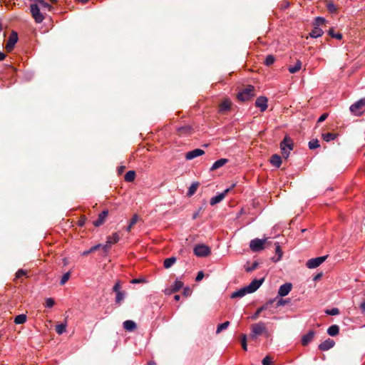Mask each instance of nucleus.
I'll return each instance as SVG.
<instances>
[{"mask_svg":"<svg viewBox=\"0 0 365 365\" xmlns=\"http://www.w3.org/2000/svg\"><path fill=\"white\" fill-rule=\"evenodd\" d=\"M263 282L264 278H262L260 279H254L251 282V283L249 285L234 292L232 294L231 297L241 298L245 296L247 294L253 293L259 288V287L262 284Z\"/></svg>","mask_w":365,"mask_h":365,"instance_id":"1","label":"nucleus"},{"mask_svg":"<svg viewBox=\"0 0 365 365\" xmlns=\"http://www.w3.org/2000/svg\"><path fill=\"white\" fill-rule=\"evenodd\" d=\"M267 331L266 324L263 322H259L256 324H253L251 326V333L250 335V339H256L258 336L266 333Z\"/></svg>","mask_w":365,"mask_h":365,"instance_id":"2","label":"nucleus"},{"mask_svg":"<svg viewBox=\"0 0 365 365\" xmlns=\"http://www.w3.org/2000/svg\"><path fill=\"white\" fill-rule=\"evenodd\" d=\"M350 112L356 116H360L365 113V98H361L349 108Z\"/></svg>","mask_w":365,"mask_h":365,"instance_id":"3","label":"nucleus"},{"mask_svg":"<svg viewBox=\"0 0 365 365\" xmlns=\"http://www.w3.org/2000/svg\"><path fill=\"white\" fill-rule=\"evenodd\" d=\"M30 11L36 23L41 24L43 21L45 16L39 6L32 3L30 5Z\"/></svg>","mask_w":365,"mask_h":365,"instance_id":"4","label":"nucleus"},{"mask_svg":"<svg viewBox=\"0 0 365 365\" xmlns=\"http://www.w3.org/2000/svg\"><path fill=\"white\" fill-rule=\"evenodd\" d=\"M254 91L255 87L253 86H247L237 94V98L241 101H249L255 96Z\"/></svg>","mask_w":365,"mask_h":365,"instance_id":"5","label":"nucleus"},{"mask_svg":"<svg viewBox=\"0 0 365 365\" xmlns=\"http://www.w3.org/2000/svg\"><path fill=\"white\" fill-rule=\"evenodd\" d=\"M210 248L208 246L203 244L197 245L194 247V254L197 257H207L210 254Z\"/></svg>","mask_w":365,"mask_h":365,"instance_id":"6","label":"nucleus"},{"mask_svg":"<svg viewBox=\"0 0 365 365\" xmlns=\"http://www.w3.org/2000/svg\"><path fill=\"white\" fill-rule=\"evenodd\" d=\"M266 239L261 240V239H254L251 240L250 243V249L254 252H259L260 250H262L264 249V245L266 242Z\"/></svg>","mask_w":365,"mask_h":365,"instance_id":"7","label":"nucleus"},{"mask_svg":"<svg viewBox=\"0 0 365 365\" xmlns=\"http://www.w3.org/2000/svg\"><path fill=\"white\" fill-rule=\"evenodd\" d=\"M327 258V256H322L316 258L310 259L307 262V266L309 269H314L317 267H319L321 264H322L326 259Z\"/></svg>","mask_w":365,"mask_h":365,"instance_id":"8","label":"nucleus"},{"mask_svg":"<svg viewBox=\"0 0 365 365\" xmlns=\"http://www.w3.org/2000/svg\"><path fill=\"white\" fill-rule=\"evenodd\" d=\"M17 41H18L17 34L14 31H12V33L9 36V38L6 42V44L5 48L7 50V51L10 52L13 50Z\"/></svg>","mask_w":365,"mask_h":365,"instance_id":"9","label":"nucleus"},{"mask_svg":"<svg viewBox=\"0 0 365 365\" xmlns=\"http://www.w3.org/2000/svg\"><path fill=\"white\" fill-rule=\"evenodd\" d=\"M268 99L265 96H259L255 101L256 107L259 108L260 111L264 112L267 108Z\"/></svg>","mask_w":365,"mask_h":365,"instance_id":"10","label":"nucleus"},{"mask_svg":"<svg viewBox=\"0 0 365 365\" xmlns=\"http://www.w3.org/2000/svg\"><path fill=\"white\" fill-rule=\"evenodd\" d=\"M292 283L287 282L281 285L278 290V296L282 297L287 296L292 290Z\"/></svg>","mask_w":365,"mask_h":365,"instance_id":"11","label":"nucleus"},{"mask_svg":"<svg viewBox=\"0 0 365 365\" xmlns=\"http://www.w3.org/2000/svg\"><path fill=\"white\" fill-rule=\"evenodd\" d=\"M183 287V282L176 279L173 285L168 289H166L165 293L166 294H170L172 293L179 291Z\"/></svg>","mask_w":365,"mask_h":365,"instance_id":"12","label":"nucleus"},{"mask_svg":"<svg viewBox=\"0 0 365 365\" xmlns=\"http://www.w3.org/2000/svg\"><path fill=\"white\" fill-rule=\"evenodd\" d=\"M205 153V151L202 149L197 148L191 151L187 152L185 154V158L187 160H192L197 157L201 156Z\"/></svg>","mask_w":365,"mask_h":365,"instance_id":"13","label":"nucleus"},{"mask_svg":"<svg viewBox=\"0 0 365 365\" xmlns=\"http://www.w3.org/2000/svg\"><path fill=\"white\" fill-rule=\"evenodd\" d=\"M229 191H230V189L227 188L225 190H224V192L219 193L217 195L212 197L210 199V205H215L219 203L220 202H221L225 198V197L226 196V195L227 194V192Z\"/></svg>","mask_w":365,"mask_h":365,"instance_id":"14","label":"nucleus"},{"mask_svg":"<svg viewBox=\"0 0 365 365\" xmlns=\"http://www.w3.org/2000/svg\"><path fill=\"white\" fill-rule=\"evenodd\" d=\"M315 331L310 330L307 334H304L302 338V344L303 346H307L314 339L315 336Z\"/></svg>","mask_w":365,"mask_h":365,"instance_id":"15","label":"nucleus"},{"mask_svg":"<svg viewBox=\"0 0 365 365\" xmlns=\"http://www.w3.org/2000/svg\"><path fill=\"white\" fill-rule=\"evenodd\" d=\"M108 210H103V212H101L99 214L98 219L93 222V225L95 227H99L101 225H103L105 222L106 219L108 217Z\"/></svg>","mask_w":365,"mask_h":365,"instance_id":"16","label":"nucleus"},{"mask_svg":"<svg viewBox=\"0 0 365 365\" xmlns=\"http://www.w3.org/2000/svg\"><path fill=\"white\" fill-rule=\"evenodd\" d=\"M32 1L36 5L39 6V8L42 11L48 10V11H51L53 9V7L48 3L46 2L44 0H32Z\"/></svg>","mask_w":365,"mask_h":365,"instance_id":"17","label":"nucleus"},{"mask_svg":"<svg viewBox=\"0 0 365 365\" xmlns=\"http://www.w3.org/2000/svg\"><path fill=\"white\" fill-rule=\"evenodd\" d=\"M232 102L230 99L225 98L219 106V112L223 113L231 108Z\"/></svg>","mask_w":365,"mask_h":365,"instance_id":"18","label":"nucleus"},{"mask_svg":"<svg viewBox=\"0 0 365 365\" xmlns=\"http://www.w3.org/2000/svg\"><path fill=\"white\" fill-rule=\"evenodd\" d=\"M334 344L335 342L334 340L331 339H327V340H325L319 345V349L324 351H327L331 349L334 346Z\"/></svg>","mask_w":365,"mask_h":365,"instance_id":"19","label":"nucleus"},{"mask_svg":"<svg viewBox=\"0 0 365 365\" xmlns=\"http://www.w3.org/2000/svg\"><path fill=\"white\" fill-rule=\"evenodd\" d=\"M228 162V160L226 158H221L215 161L212 167L210 168V171H214L222 166H224Z\"/></svg>","mask_w":365,"mask_h":365,"instance_id":"20","label":"nucleus"},{"mask_svg":"<svg viewBox=\"0 0 365 365\" xmlns=\"http://www.w3.org/2000/svg\"><path fill=\"white\" fill-rule=\"evenodd\" d=\"M123 328L128 331H132L136 329V324L132 320H126L123 322Z\"/></svg>","mask_w":365,"mask_h":365,"instance_id":"21","label":"nucleus"},{"mask_svg":"<svg viewBox=\"0 0 365 365\" xmlns=\"http://www.w3.org/2000/svg\"><path fill=\"white\" fill-rule=\"evenodd\" d=\"M270 163L273 166L279 168L282 164L281 157L277 154L273 155L270 158Z\"/></svg>","mask_w":365,"mask_h":365,"instance_id":"22","label":"nucleus"},{"mask_svg":"<svg viewBox=\"0 0 365 365\" xmlns=\"http://www.w3.org/2000/svg\"><path fill=\"white\" fill-rule=\"evenodd\" d=\"M280 148H286L289 150H292L293 149L292 140L289 138L285 137L280 144Z\"/></svg>","mask_w":365,"mask_h":365,"instance_id":"23","label":"nucleus"},{"mask_svg":"<svg viewBox=\"0 0 365 365\" xmlns=\"http://www.w3.org/2000/svg\"><path fill=\"white\" fill-rule=\"evenodd\" d=\"M324 32L322 31V29L320 28V27H317L314 26V29H312V31L310 32L309 34V36L312 37V38H318V37H320L323 35Z\"/></svg>","mask_w":365,"mask_h":365,"instance_id":"24","label":"nucleus"},{"mask_svg":"<svg viewBox=\"0 0 365 365\" xmlns=\"http://www.w3.org/2000/svg\"><path fill=\"white\" fill-rule=\"evenodd\" d=\"M177 259L175 257H171L169 258H166L164 260L163 266L165 269H168L171 267L176 262Z\"/></svg>","mask_w":365,"mask_h":365,"instance_id":"25","label":"nucleus"},{"mask_svg":"<svg viewBox=\"0 0 365 365\" xmlns=\"http://www.w3.org/2000/svg\"><path fill=\"white\" fill-rule=\"evenodd\" d=\"M339 327L334 324L329 327L327 329V334L331 336H334L339 334Z\"/></svg>","mask_w":365,"mask_h":365,"instance_id":"26","label":"nucleus"},{"mask_svg":"<svg viewBox=\"0 0 365 365\" xmlns=\"http://www.w3.org/2000/svg\"><path fill=\"white\" fill-rule=\"evenodd\" d=\"M108 243H110L111 245H114L117 243L120 240V236L118 232L113 233L111 236H108L107 237Z\"/></svg>","mask_w":365,"mask_h":365,"instance_id":"27","label":"nucleus"},{"mask_svg":"<svg viewBox=\"0 0 365 365\" xmlns=\"http://www.w3.org/2000/svg\"><path fill=\"white\" fill-rule=\"evenodd\" d=\"M302 68V62L298 60L295 65L293 66H289L288 70L291 73H295L297 72H298Z\"/></svg>","mask_w":365,"mask_h":365,"instance_id":"28","label":"nucleus"},{"mask_svg":"<svg viewBox=\"0 0 365 365\" xmlns=\"http://www.w3.org/2000/svg\"><path fill=\"white\" fill-rule=\"evenodd\" d=\"M198 186H199V183L198 182H193V183H192V185L188 188V190H187V195L189 196V197H191L192 195H193L195 193Z\"/></svg>","mask_w":365,"mask_h":365,"instance_id":"29","label":"nucleus"},{"mask_svg":"<svg viewBox=\"0 0 365 365\" xmlns=\"http://www.w3.org/2000/svg\"><path fill=\"white\" fill-rule=\"evenodd\" d=\"M135 172L133 170H130L126 173V174L125 175L124 179L126 182H130L135 180Z\"/></svg>","mask_w":365,"mask_h":365,"instance_id":"30","label":"nucleus"},{"mask_svg":"<svg viewBox=\"0 0 365 365\" xmlns=\"http://www.w3.org/2000/svg\"><path fill=\"white\" fill-rule=\"evenodd\" d=\"M26 321V316L25 314L17 315L14 319V322L16 324H24Z\"/></svg>","mask_w":365,"mask_h":365,"instance_id":"31","label":"nucleus"},{"mask_svg":"<svg viewBox=\"0 0 365 365\" xmlns=\"http://www.w3.org/2000/svg\"><path fill=\"white\" fill-rule=\"evenodd\" d=\"M66 323H62L56 326V331L58 334H62L66 330Z\"/></svg>","mask_w":365,"mask_h":365,"instance_id":"32","label":"nucleus"},{"mask_svg":"<svg viewBox=\"0 0 365 365\" xmlns=\"http://www.w3.org/2000/svg\"><path fill=\"white\" fill-rule=\"evenodd\" d=\"M138 220V216L137 215H134L131 218L128 226L126 227V231L129 232L132 229L133 226L137 223Z\"/></svg>","mask_w":365,"mask_h":365,"instance_id":"33","label":"nucleus"},{"mask_svg":"<svg viewBox=\"0 0 365 365\" xmlns=\"http://www.w3.org/2000/svg\"><path fill=\"white\" fill-rule=\"evenodd\" d=\"M336 135L331 133H327L322 134V138H323L324 140H325L327 142L334 140L336 138Z\"/></svg>","mask_w":365,"mask_h":365,"instance_id":"34","label":"nucleus"},{"mask_svg":"<svg viewBox=\"0 0 365 365\" xmlns=\"http://www.w3.org/2000/svg\"><path fill=\"white\" fill-rule=\"evenodd\" d=\"M229 325H230V322H228V321L219 324L217 327L216 333L217 334L220 333L222 331L226 329L229 327Z\"/></svg>","mask_w":365,"mask_h":365,"instance_id":"35","label":"nucleus"},{"mask_svg":"<svg viewBox=\"0 0 365 365\" xmlns=\"http://www.w3.org/2000/svg\"><path fill=\"white\" fill-rule=\"evenodd\" d=\"M319 143L317 139H313L309 142V149H315L319 148Z\"/></svg>","mask_w":365,"mask_h":365,"instance_id":"36","label":"nucleus"},{"mask_svg":"<svg viewBox=\"0 0 365 365\" xmlns=\"http://www.w3.org/2000/svg\"><path fill=\"white\" fill-rule=\"evenodd\" d=\"M275 58L272 55H268L264 60V63L267 66H271L274 63Z\"/></svg>","mask_w":365,"mask_h":365,"instance_id":"37","label":"nucleus"},{"mask_svg":"<svg viewBox=\"0 0 365 365\" xmlns=\"http://www.w3.org/2000/svg\"><path fill=\"white\" fill-rule=\"evenodd\" d=\"M325 19L322 17H317L315 19V21H314V25L317 27H320L321 26H322L324 23H325Z\"/></svg>","mask_w":365,"mask_h":365,"instance_id":"38","label":"nucleus"},{"mask_svg":"<svg viewBox=\"0 0 365 365\" xmlns=\"http://www.w3.org/2000/svg\"><path fill=\"white\" fill-rule=\"evenodd\" d=\"M70 276H71V274H70V272H68L65 273V274L62 276V277H61V279L60 284H61V285L65 284L67 282V281L69 279Z\"/></svg>","mask_w":365,"mask_h":365,"instance_id":"39","label":"nucleus"},{"mask_svg":"<svg viewBox=\"0 0 365 365\" xmlns=\"http://www.w3.org/2000/svg\"><path fill=\"white\" fill-rule=\"evenodd\" d=\"M329 34L332 37V38H336V39H341L342 38V34H340V33H337V34H335L334 32V30L333 29H329Z\"/></svg>","mask_w":365,"mask_h":365,"instance_id":"40","label":"nucleus"},{"mask_svg":"<svg viewBox=\"0 0 365 365\" xmlns=\"http://www.w3.org/2000/svg\"><path fill=\"white\" fill-rule=\"evenodd\" d=\"M241 344H242V347L243 350L247 351V336L245 334H242L241 336Z\"/></svg>","mask_w":365,"mask_h":365,"instance_id":"41","label":"nucleus"},{"mask_svg":"<svg viewBox=\"0 0 365 365\" xmlns=\"http://www.w3.org/2000/svg\"><path fill=\"white\" fill-rule=\"evenodd\" d=\"M124 299V293L123 292L116 293L115 302L120 304Z\"/></svg>","mask_w":365,"mask_h":365,"instance_id":"42","label":"nucleus"},{"mask_svg":"<svg viewBox=\"0 0 365 365\" xmlns=\"http://www.w3.org/2000/svg\"><path fill=\"white\" fill-rule=\"evenodd\" d=\"M258 265H259L258 262H255L252 263V264L251 266H246L245 270L247 272H250L253 271L254 269H255L258 267Z\"/></svg>","mask_w":365,"mask_h":365,"instance_id":"43","label":"nucleus"},{"mask_svg":"<svg viewBox=\"0 0 365 365\" xmlns=\"http://www.w3.org/2000/svg\"><path fill=\"white\" fill-rule=\"evenodd\" d=\"M27 274V272L24 270V269H19L16 273V275H15V278L16 279H19L24 276H26Z\"/></svg>","mask_w":365,"mask_h":365,"instance_id":"44","label":"nucleus"},{"mask_svg":"<svg viewBox=\"0 0 365 365\" xmlns=\"http://www.w3.org/2000/svg\"><path fill=\"white\" fill-rule=\"evenodd\" d=\"M326 314L329 315H337L339 314V310L338 308H333L331 309H327L326 310Z\"/></svg>","mask_w":365,"mask_h":365,"instance_id":"45","label":"nucleus"},{"mask_svg":"<svg viewBox=\"0 0 365 365\" xmlns=\"http://www.w3.org/2000/svg\"><path fill=\"white\" fill-rule=\"evenodd\" d=\"M275 252L278 256L277 259V261H278L282 258V251L280 246L279 245L278 243L276 245Z\"/></svg>","mask_w":365,"mask_h":365,"instance_id":"46","label":"nucleus"},{"mask_svg":"<svg viewBox=\"0 0 365 365\" xmlns=\"http://www.w3.org/2000/svg\"><path fill=\"white\" fill-rule=\"evenodd\" d=\"M54 300L52 298H47L45 301V306L48 308H51L54 305Z\"/></svg>","mask_w":365,"mask_h":365,"instance_id":"47","label":"nucleus"},{"mask_svg":"<svg viewBox=\"0 0 365 365\" xmlns=\"http://www.w3.org/2000/svg\"><path fill=\"white\" fill-rule=\"evenodd\" d=\"M190 130V127L189 126H185V127H181L178 129V132L180 133V135L182 134H186V133H188Z\"/></svg>","mask_w":365,"mask_h":365,"instance_id":"48","label":"nucleus"},{"mask_svg":"<svg viewBox=\"0 0 365 365\" xmlns=\"http://www.w3.org/2000/svg\"><path fill=\"white\" fill-rule=\"evenodd\" d=\"M281 150L283 157L287 158L289 157L290 150H289L288 148H281Z\"/></svg>","mask_w":365,"mask_h":365,"instance_id":"49","label":"nucleus"},{"mask_svg":"<svg viewBox=\"0 0 365 365\" xmlns=\"http://www.w3.org/2000/svg\"><path fill=\"white\" fill-rule=\"evenodd\" d=\"M327 9L331 13L335 12L336 11L335 5L332 3H329L327 4Z\"/></svg>","mask_w":365,"mask_h":365,"instance_id":"50","label":"nucleus"},{"mask_svg":"<svg viewBox=\"0 0 365 365\" xmlns=\"http://www.w3.org/2000/svg\"><path fill=\"white\" fill-rule=\"evenodd\" d=\"M261 312H262L259 309H257V311L254 313V314L252 315L251 319L252 320H257L259 318Z\"/></svg>","mask_w":365,"mask_h":365,"instance_id":"51","label":"nucleus"},{"mask_svg":"<svg viewBox=\"0 0 365 365\" xmlns=\"http://www.w3.org/2000/svg\"><path fill=\"white\" fill-rule=\"evenodd\" d=\"M262 364L263 365H272L271 359H270V358L268 356H265L263 359Z\"/></svg>","mask_w":365,"mask_h":365,"instance_id":"52","label":"nucleus"},{"mask_svg":"<svg viewBox=\"0 0 365 365\" xmlns=\"http://www.w3.org/2000/svg\"><path fill=\"white\" fill-rule=\"evenodd\" d=\"M288 302H289V300H285V299H280L277 302V307L284 306V305H285Z\"/></svg>","mask_w":365,"mask_h":365,"instance_id":"53","label":"nucleus"},{"mask_svg":"<svg viewBox=\"0 0 365 365\" xmlns=\"http://www.w3.org/2000/svg\"><path fill=\"white\" fill-rule=\"evenodd\" d=\"M203 277H204V273H203V272H202V271H200V272L197 273V276H196L195 280H196L197 282H200V281H201V280L203 279Z\"/></svg>","mask_w":365,"mask_h":365,"instance_id":"54","label":"nucleus"},{"mask_svg":"<svg viewBox=\"0 0 365 365\" xmlns=\"http://www.w3.org/2000/svg\"><path fill=\"white\" fill-rule=\"evenodd\" d=\"M120 283L119 282H116L115 284L113 287V292H115V293L120 292L121 291L120 290Z\"/></svg>","mask_w":365,"mask_h":365,"instance_id":"55","label":"nucleus"},{"mask_svg":"<svg viewBox=\"0 0 365 365\" xmlns=\"http://www.w3.org/2000/svg\"><path fill=\"white\" fill-rule=\"evenodd\" d=\"M111 245H112L111 244L108 243V240H107L106 243L104 245H102L101 247L104 250V252H107Z\"/></svg>","mask_w":365,"mask_h":365,"instance_id":"56","label":"nucleus"},{"mask_svg":"<svg viewBox=\"0 0 365 365\" xmlns=\"http://www.w3.org/2000/svg\"><path fill=\"white\" fill-rule=\"evenodd\" d=\"M328 116V114L327 113H323L318 119L317 122L318 123H322L323 122L324 120H326V118H327Z\"/></svg>","mask_w":365,"mask_h":365,"instance_id":"57","label":"nucleus"},{"mask_svg":"<svg viewBox=\"0 0 365 365\" xmlns=\"http://www.w3.org/2000/svg\"><path fill=\"white\" fill-rule=\"evenodd\" d=\"M272 303V301H270V302H267L266 304H264V305H263V306L260 307H259V308H258V309H259L261 312H262V311H264V310L267 309L268 308V306H269V304H271Z\"/></svg>","mask_w":365,"mask_h":365,"instance_id":"58","label":"nucleus"},{"mask_svg":"<svg viewBox=\"0 0 365 365\" xmlns=\"http://www.w3.org/2000/svg\"><path fill=\"white\" fill-rule=\"evenodd\" d=\"M145 280L144 279H133L131 280V283L132 284H137V283H141V282H145Z\"/></svg>","mask_w":365,"mask_h":365,"instance_id":"59","label":"nucleus"},{"mask_svg":"<svg viewBox=\"0 0 365 365\" xmlns=\"http://www.w3.org/2000/svg\"><path fill=\"white\" fill-rule=\"evenodd\" d=\"M101 246H102V245H101V244L96 245L93 246L92 247H91V251H92V252L94 251H96L98 249H100L101 247Z\"/></svg>","mask_w":365,"mask_h":365,"instance_id":"60","label":"nucleus"},{"mask_svg":"<svg viewBox=\"0 0 365 365\" xmlns=\"http://www.w3.org/2000/svg\"><path fill=\"white\" fill-rule=\"evenodd\" d=\"M125 169V166H124V165L119 166L118 168V175H121L124 172Z\"/></svg>","mask_w":365,"mask_h":365,"instance_id":"61","label":"nucleus"},{"mask_svg":"<svg viewBox=\"0 0 365 365\" xmlns=\"http://www.w3.org/2000/svg\"><path fill=\"white\" fill-rule=\"evenodd\" d=\"M360 309L363 314H365V299L361 303Z\"/></svg>","mask_w":365,"mask_h":365,"instance_id":"62","label":"nucleus"},{"mask_svg":"<svg viewBox=\"0 0 365 365\" xmlns=\"http://www.w3.org/2000/svg\"><path fill=\"white\" fill-rule=\"evenodd\" d=\"M91 252H92V251H91V249H89L88 250H86V251L83 252H82V255L83 256H86V255H89Z\"/></svg>","mask_w":365,"mask_h":365,"instance_id":"63","label":"nucleus"},{"mask_svg":"<svg viewBox=\"0 0 365 365\" xmlns=\"http://www.w3.org/2000/svg\"><path fill=\"white\" fill-rule=\"evenodd\" d=\"M5 57H6V55L4 53L0 51V61H3L5 58Z\"/></svg>","mask_w":365,"mask_h":365,"instance_id":"64","label":"nucleus"}]
</instances>
